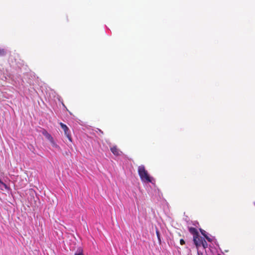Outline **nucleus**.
Here are the masks:
<instances>
[{"instance_id":"1","label":"nucleus","mask_w":255,"mask_h":255,"mask_svg":"<svg viewBox=\"0 0 255 255\" xmlns=\"http://www.w3.org/2000/svg\"><path fill=\"white\" fill-rule=\"evenodd\" d=\"M138 174L141 181L145 183H152L151 178L149 176L147 171L143 165H140L138 168Z\"/></svg>"},{"instance_id":"2","label":"nucleus","mask_w":255,"mask_h":255,"mask_svg":"<svg viewBox=\"0 0 255 255\" xmlns=\"http://www.w3.org/2000/svg\"><path fill=\"white\" fill-rule=\"evenodd\" d=\"M196 247L198 249L200 247H202L204 249L208 247V244L205 239L202 237H199V240H197L196 242H194Z\"/></svg>"},{"instance_id":"3","label":"nucleus","mask_w":255,"mask_h":255,"mask_svg":"<svg viewBox=\"0 0 255 255\" xmlns=\"http://www.w3.org/2000/svg\"><path fill=\"white\" fill-rule=\"evenodd\" d=\"M59 124L61 126V128L63 129L65 135L67 137L68 139L70 141H71L72 138L71 136L70 130L69 128H68V127L66 125L62 123H60Z\"/></svg>"},{"instance_id":"4","label":"nucleus","mask_w":255,"mask_h":255,"mask_svg":"<svg viewBox=\"0 0 255 255\" xmlns=\"http://www.w3.org/2000/svg\"><path fill=\"white\" fill-rule=\"evenodd\" d=\"M189 232L193 235V242H196L197 240H199V238L200 237L198 234V232L196 229L190 227L189 228Z\"/></svg>"},{"instance_id":"5","label":"nucleus","mask_w":255,"mask_h":255,"mask_svg":"<svg viewBox=\"0 0 255 255\" xmlns=\"http://www.w3.org/2000/svg\"><path fill=\"white\" fill-rule=\"evenodd\" d=\"M41 132L49 141L54 139L51 135L49 133L46 129H42Z\"/></svg>"},{"instance_id":"6","label":"nucleus","mask_w":255,"mask_h":255,"mask_svg":"<svg viewBox=\"0 0 255 255\" xmlns=\"http://www.w3.org/2000/svg\"><path fill=\"white\" fill-rule=\"evenodd\" d=\"M111 151L115 155L118 156L121 154V152L115 146L111 148Z\"/></svg>"},{"instance_id":"7","label":"nucleus","mask_w":255,"mask_h":255,"mask_svg":"<svg viewBox=\"0 0 255 255\" xmlns=\"http://www.w3.org/2000/svg\"><path fill=\"white\" fill-rule=\"evenodd\" d=\"M50 142L51 143V144H52V146L55 147V148H58V149H59L60 148V147L59 146V145H58L57 144V143L55 142L54 139H52V140L50 141Z\"/></svg>"},{"instance_id":"8","label":"nucleus","mask_w":255,"mask_h":255,"mask_svg":"<svg viewBox=\"0 0 255 255\" xmlns=\"http://www.w3.org/2000/svg\"><path fill=\"white\" fill-rule=\"evenodd\" d=\"M74 255H84L83 254V252L82 249H79L75 253Z\"/></svg>"},{"instance_id":"9","label":"nucleus","mask_w":255,"mask_h":255,"mask_svg":"<svg viewBox=\"0 0 255 255\" xmlns=\"http://www.w3.org/2000/svg\"><path fill=\"white\" fill-rule=\"evenodd\" d=\"M205 238L206 239V240H207L208 242H212V241H213V239H214V238L213 237H212V236H211L210 237H209V236H208V235H207V236H205Z\"/></svg>"},{"instance_id":"10","label":"nucleus","mask_w":255,"mask_h":255,"mask_svg":"<svg viewBox=\"0 0 255 255\" xmlns=\"http://www.w3.org/2000/svg\"><path fill=\"white\" fill-rule=\"evenodd\" d=\"M6 54V51L4 49L0 48V56H4Z\"/></svg>"},{"instance_id":"11","label":"nucleus","mask_w":255,"mask_h":255,"mask_svg":"<svg viewBox=\"0 0 255 255\" xmlns=\"http://www.w3.org/2000/svg\"><path fill=\"white\" fill-rule=\"evenodd\" d=\"M156 234L157 237L158 238V240L159 242L160 243L161 239H160V233L158 230H156Z\"/></svg>"},{"instance_id":"12","label":"nucleus","mask_w":255,"mask_h":255,"mask_svg":"<svg viewBox=\"0 0 255 255\" xmlns=\"http://www.w3.org/2000/svg\"><path fill=\"white\" fill-rule=\"evenodd\" d=\"M200 231L201 233V234L204 237H205V236H207L208 234H207L206 232L205 231H204V230L202 229H200Z\"/></svg>"},{"instance_id":"13","label":"nucleus","mask_w":255,"mask_h":255,"mask_svg":"<svg viewBox=\"0 0 255 255\" xmlns=\"http://www.w3.org/2000/svg\"><path fill=\"white\" fill-rule=\"evenodd\" d=\"M3 186L5 189H7V186L0 179V186Z\"/></svg>"},{"instance_id":"14","label":"nucleus","mask_w":255,"mask_h":255,"mask_svg":"<svg viewBox=\"0 0 255 255\" xmlns=\"http://www.w3.org/2000/svg\"><path fill=\"white\" fill-rule=\"evenodd\" d=\"M180 243L181 245H183L185 244V243L183 239H181L180 240Z\"/></svg>"},{"instance_id":"15","label":"nucleus","mask_w":255,"mask_h":255,"mask_svg":"<svg viewBox=\"0 0 255 255\" xmlns=\"http://www.w3.org/2000/svg\"><path fill=\"white\" fill-rule=\"evenodd\" d=\"M198 255H202V253L200 251H198Z\"/></svg>"},{"instance_id":"16","label":"nucleus","mask_w":255,"mask_h":255,"mask_svg":"<svg viewBox=\"0 0 255 255\" xmlns=\"http://www.w3.org/2000/svg\"><path fill=\"white\" fill-rule=\"evenodd\" d=\"M100 130V132H101L102 133H103V132L101 131V130L100 129H99Z\"/></svg>"},{"instance_id":"17","label":"nucleus","mask_w":255,"mask_h":255,"mask_svg":"<svg viewBox=\"0 0 255 255\" xmlns=\"http://www.w3.org/2000/svg\"><path fill=\"white\" fill-rule=\"evenodd\" d=\"M254 205L255 206V202L254 203Z\"/></svg>"}]
</instances>
